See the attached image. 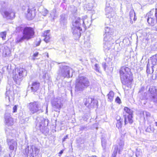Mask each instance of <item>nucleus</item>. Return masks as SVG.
<instances>
[{"label": "nucleus", "mask_w": 157, "mask_h": 157, "mask_svg": "<svg viewBox=\"0 0 157 157\" xmlns=\"http://www.w3.org/2000/svg\"><path fill=\"white\" fill-rule=\"evenodd\" d=\"M50 32V31L49 30H48L44 31L43 33V36L45 37L44 40L46 43L48 42L50 39L51 36Z\"/></svg>", "instance_id": "bb28decb"}, {"label": "nucleus", "mask_w": 157, "mask_h": 157, "mask_svg": "<svg viewBox=\"0 0 157 157\" xmlns=\"http://www.w3.org/2000/svg\"><path fill=\"white\" fill-rule=\"evenodd\" d=\"M86 127L85 126H82L81 128V130H82L83 129H84Z\"/></svg>", "instance_id": "13d9d810"}, {"label": "nucleus", "mask_w": 157, "mask_h": 157, "mask_svg": "<svg viewBox=\"0 0 157 157\" xmlns=\"http://www.w3.org/2000/svg\"><path fill=\"white\" fill-rule=\"evenodd\" d=\"M50 32V31L49 30H48L44 31L43 33V36L45 37L44 40L46 43L48 42L50 39L51 36Z\"/></svg>", "instance_id": "a878e982"}, {"label": "nucleus", "mask_w": 157, "mask_h": 157, "mask_svg": "<svg viewBox=\"0 0 157 157\" xmlns=\"http://www.w3.org/2000/svg\"><path fill=\"white\" fill-rule=\"evenodd\" d=\"M110 34H105L104 35V48L105 52H108L110 49L112 45L113 44L114 40Z\"/></svg>", "instance_id": "6e6552de"}, {"label": "nucleus", "mask_w": 157, "mask_h": 157, "mask_svg": "<svg viewBox=\"0 0 157 157\" xmlns=\"http://www.w3.org/2000/svg\"><path fill=\"white\" fill-rule=\"evenodd\" d=\"M68 137V135H67L63 139V142L65 141L66 140L67 138Z\"/></svg>", "instance_id": "603ef678"}, {"label": "nucleus", "mask_w": 157, "mask_h": 157, "mask_svg": "<svg viewBox=\"0 0 157 157\" xmlns=\"http://www.w3.org/2000/svg\"><path fill=\"white\" fill-rule=\"evenodd\" d=\"M60 23L61 25H64L66 24L67 20L65 17V16L63 15H61Z\"/></svg>", "instance_id": "7c9ffc66"}, {"label": "nucleus", "mask_w": 157, "mask_h": 157, "mask_svg": "<svg viewBox=\"0 0 157 157\" xmlns=\"http://www.w3.org/2000/svg\"><path fill=\"white\" fill-rule=\"evenodd\" d=\"M0 5L2 7H4L6 6V3L4 1H0Z\"/></svg>", "instance_id": "de8ad7c7"}, {"label": "nucleus", "mask_w": 157, "mask_h": 157, "mask_svg": "<svg viewBox=\"0 0 157 157\" xmlns=\"http://www.w3.org/2000/svg\"><path fill=\"white\" fill-rule=\"evenodd\" d=\"M99 67L97 64H96L94 65V69L97 72H99Z\"/></svg>", "instance_id": "c03bdc74"}, {"label": "nucleus", "mask_w": 157, "mask_h": 157, "mask_svg": "<svg viewBox=\"0 0 157 157\" xmlns=\"http://www.w3.org/2000/svg\"><path fill=\"white\" fill-rule=\"evenodd\" d=\"M109 26H106L105 28V34H110L111 35H112L113 33V30L112 29L110 28Z\"/></svg>", "instance_id": "cd10ccee"}, {"label": "nucleus", "mask_w": 157, "mask_h": 157, "mask_svg": "<svg viewBox=\"0 0 157 157\" xmlns=\"http://www.w3.org/2000/svg\"><path fill=\"white\" fill-rule=\"evenodd\" d=\"M40 84L39 82H33L31 88L32 91L33 92H36L39 88Z\"/></svg>", "instance_id": "393cba45"}, {"label": "nucleus", "mask_w": 157, "mask_h": 157, "mask_svg": "<svg viewBox=\"0 0 157 157\" xmlns=\"http://www.w3.org/2000/svg\"><path fill=\"white\" fill-rule=\"evenodd\" d=\"M154 131V128L151 126H148L146 129V131L148 132H152Z\"/></svg>", "instance_id": "a19ab883"}, {"label": "nucleus", "mask_w": 157, "mask_h": 157, "mask_svg": "<svg viewBox=\"0 0 157 157\" xmlns=\"http://www.w3.org/2000/svg\"><path fill=\"white\" fill-rule=\"evenodd\" d=\"M97 104V101L94 98H88L86 99V101L85 102V104L86 105L90 106L91 108L94 107Z\"/></svg>", "instance_id": "a211bd4d"}, {"label": "nucleus", "mask_w": 157, "mask_h": 157, "mask_svg": "<svg viewBox=\"0 0 157 157\" xmlns=\"http://www.w3.org/2000/svg\"><path fill=\"white\" fill-rule=\"evenodd\" d=\"M52 105L54 110L56 111H58L60 109L62 105L60 101L58 98H54L52 102Z\"/></svg>", "instance_id": "2eb2a0df"}, {"label": "nucleus", "mask_w": 157, "mask_h": 157, "mask_svg": "<svg viewBox=\"0 0 157 157\" xmlns=\"http://www.w3.org/2000/svg\"><path fill=\"white\" fill-rule=\"evenodd\" d=\"M38 54V53H36L34 54L33 56L34 57H36L37 56Z\"/></svg>", "instance_id": "6e6d98bb"}, {"label": "nucleus", "mask_w": 157, "mask_h": 157, "mask_svg": "<svg viewBox=\"0 0 157 157\" xmlns=\"http://www.w3.org/2000/svg\"><path fill=\"white\" fill-rule=\"evenodd\" d=\"M108 97V99L110 101H113L114 96V93L113 91H110L107 95Z\"/></svg>", "instance_id": "2f4dec72"}, {"label": "nucleus", "mask_w": 157, "mask_h": 157, "mask_svg": "<svg viewBox=\"0 0 157 157\" xmlns=\"http://www.w3.org/2000/svg\"><path fill=\"white\" fill-rule=\"evenodd\" d=\"M26 16L28 19H32L35 16L34 12L35 9L33 6H29L27 7Z\"/></svg>", "instance_id": "4468645a"}, {"label": "nucleus", "mask_w": 157, "mask_h": 157, "mask_svg": "<svg viewBox=\"0 0 157 157\" xmlns=\"http://www.w3.org/2000/svg\"><path fill=\"white\" fill-rule=\"evenodd\" d=\"M0 52L1 51L2 52L3 56H6L9 54L10 51L9 48L5 45H0Z\"/></svg>", "instance_id": "6ab92c4d"}, {"label": "nucleus", "mask_w": 157, "mask_h": 157, "mask_svg": "<svg viewBox=\"0 0 157 157\" xmlns=\"http://www.w3.org/2000/svg\"><path fill=\"white\" fill-rule=\"evenodd\" d=\"M26 71L22 68H17L15 69V74L13 75V79L17 84H19L23 79L25 75H26Z\"/></svg>", "instance_id": "39448f33"}, {"label": "nucleus", "mask_w": 157, "mask_h": 157, "mask_svg": "<svg viewBox=\"0 0 157 157\" xmlns=\"http://www.w3.org/2000/svg\"><path fill=\"white\" fill-rule=\"evenodd\" d=\"M155 125L156 126H157V122H155Z\"/></svg>", "instance_id": "e2e57ef3"}, {"label": "nucleus", "mask_w": 157, "mask_h": 157, "mask_svg": "<svg viewBox=\"0 0 157 157\" xmlns=\"http://www.w3.org/2000/svg\"><path fill=\"white\" fill-rule=\"evenodd\" d=\"M63 152V150H61L59 153V156H60V155L62 154Z\"/></svg>", "instance_id": "4d7b16f0"}, {"label": "nucleus", "mask_w": 157, "mask_h": 157, "mask_svg": "<svg viewBox=\"0 0 157 157\" xmlns=\"http://www.w3.org/2000/svg\"><path fill=\"white\" fill-rule=\"evenodd\" d=\"M6 32H3L0 33V37L2 38L3 40H5L6 36Z\"/></svg>", "instance_id": "ea45409f"}, {"label": "nucleus", "mask_w": 157, "mask_h": 157, "mask_svg": "<svg viewBox=\"0 0 157 157\" xmlns=\"http://www.w3.org/2000/svg\"><path fill=\"white\" fill-rule=\"evenodd\" d=\"M18 106V105H15L13 107V113H16L17 112V107Z\"/></svg>", "instance_id": "49530a36"}, {"label": "nucleus", "mask_w": 157, "mask_h": 157, "mask_svg": "<svg viewBox=\"0 0 157 157\" xmlns=\"http://www.w3.org/2000/svg\"><path fill=\"white\" fill-rule=\"evenodd\" d=\"M1 148V146H0V155H1V150H2V148Z\"/></svg>", "instance_id": "052dcab7"}, {"label": "nucleus", "mask_w": 157, "mask_h": 157, "mask_svg": "<svg viewBox=\"0 0 157 157\" xmlns=\"http://www.w3.org/2000/svg\"><path fill=\"white\" fill-rule=\"evenodd\" d=\"M149 91L151 93L152 101L157 103V88L155 87H150Z\"/></svg>", "instance_id": "ddd939ff"}, {"label": "nucleus", "mask_w": 157, "mask_h": 157, "mask_svg": "<svg viewBox=\"0 0 157 157\" xmlns=\"http://www.w3.org/2000/svg\"><path fill=\"white\" fill-rule=\"evenodd\" d=\"M39 152L38 148L33 145L28 146L25 148L24 154L26 157H36Z\"/></svg>", "instance_id": "423d86ee"}, {"label": "nucleus", "mask_w": 157, "mask_h": 157, "mask_svg": "<svg viewBox=\"0 0 157 157\" xmlns=\"http://www.w3.org/2000/svg\"><path fill=\"white\" fill-rule=\"evenodd\" d=\"M145 113L147 117H150V113L149 112L145 111Z\"/></svg>", "instance_id": "8fccbe9b"}, {"label": "nucleus", "mask_w": 157, "mask_h": 157, "mask_svg": "<svg viewBox=\"0 0 157 157\" xmlns=\"http://www.w3.org/2000/svg\"><path fill=\"white\" fill-rule=\"evenodd\" d=\"M70 70L71 71L72 73L73 72V69L69 66H62L60 67L58 73L60 76L64 78H69L70 77H72L73 76V74H71L70 76Z\"/></svg>", "instance_id": "0eeeda50"}, {"label": "nucleus", "mask_w": 157, "mask_h": 157, "mask_svg": "<svg viewBox=\"0 0 157 157\" xmlns=\"http://www.w3.org/2000/svg\"><path fill=\"white\" fill-rule=\"evenodd\" d=\"M115 101L119 104H120L121 103V100L118 97H117L116 98Z\"/></svg>", "instance_id": "a18cd8bd"}, {"label": "nucleus", "mask_w": 157, "mask_h": 157, "mask_svg": "<svg viewBox=\"0 0 157 157\" xmlns=\"http://www.w3.org/2000/svg\"><path fill=\"white\" fill-rule=\"evenodd\" d=\"M152 11L154 12V10L151 11L146 15L148 23L151 26H154L157 22V9H155V16L153 15Z\"/></svg>", "instance_id": "9d476101"}, {"label": "nucleus", "mask_w": 157, "mask_h": 157, "mask_svg": "<svg viewBox=\"0 0 157 157\" xmlns=\"http://www.w3.org/2000/svg\"><path fill=\"white\" fill-rule=\"evenodd\" d=\"M6 125L8 126H12L13 124V118L10 117L9 114H6L5 116Z\"/></svg>", "instance_id": "4be33fe9"}, {"label": "nucleus", "mask_w": 157, "mask_h": 157, "mask_svg": "<svg viewBox=\"0 0 157 157\" xmlns=\"http://www.w3.org/2000/svg\"><path fill=\"white\" fill-rule=\"evenodd\" d=\"M135 14L134 12V10L132 9H131L130 12V19L132 20L133 17L134 20H135Z\"/></svg>", "instance_id": "c9c22d12"}, {"label": "nucleus", "mask_w": 157, "mask_h": 157, "mask_svg": "<svg viewBox=\"0 0 157 157\" xmlns=\"http://www.w3.org/2000/svg\"><path fill=\"white\" fill-rule=\"evenodd\" d=\"M143 153L142 150L140 149H137L136 153V157H142Z\"/></svg>", "instance_id": "72a5a7b5"}, {"label": "nucleus", "mask_w": 157, "mask_h": 157, "mask_svg": "<svg viewBox=\"0 0 157 157\" xmlns=\"http://www.w3.org/2000/svg\"><path fill=\"white\" fill-rule=\"evenodd\" d=\"M20 28H20H21V27H20H20H18V28Z\"/></svg>", "instance_id": "0e129e2a"}, {"label": "nucleus", "mask_w": 157, "mask_h": 157, "mask_svg": "<svg viewBox=\"0 0 157 157\" xmlns=\"http://www.w3.org/2000/svg\"><path fill=\"white\" fill-rule=\"evenodd\" d=\"M9 65H8L7 67V69H9Z\"/></svg>", "instance_id": "680f3d73"}, {"label": "nucleus", "mask_w": 157, "mask_h": 157, "mask_svg": "<svg viewBox=\"0 0 157 157\" xmlns=\"http://www.w3.org/2000/svg\"><path fill=\"white\" fill-rule=\"evenodd\" d=\"M145 111H141L140 113V115L141 117H144V114Z\"/></svg>", "instance_id": "3c124183"}, {"label": "nucleus", "mask_w": 157, "mask_h": 157, "mask_svg": "<svg viewBox=\"0 0 157 157\" xmlns=\"http://www.w3.org/2000/svg\"><path fill=\"white\" fill-rule=\"evenodd\" d=\"M25 39L26 40V38L25 37V36L23 34L22 36L17 38L16 42L17 43L22 42Z\"/></svg>", "instance_id": "e433bc0d"}, {"label": "nucleus", "mask_w": 157, "mask_h": 157, "mask_svg": "<svg viewBox=\"0 0 157 157\" xmlns=\"http://www.w3.org/2000/svg\"><path fill=\"white\" fill-rule=\"evenodd\" d=\"M90 85L88 79L86 77L79 76L76 80L75 88L76 92L82 91Z\"/></svg>", "instance_id": "f03ea898"}, {"label": "nucleus", "mask_w": 157, "mask_h": 157, "mask_svg": "<svg viewBox=\"0 0 157 157\" xmlns=\"http://www.w3.org/2000/svg\"><path fill=\"white\" fill-rule=\"evenodd\" d=\"M4 17L8 19H12L15 17V13L12 10H5L4 11L2 10H0Z\"/></svg>", "instance_id": "f8f14e48"}, {"label": "nucleus", "mask_w": 157, "mask_h": 157, "mask_svg": "<svg viewBox=\"0 0 157 157\" xmlns=\"http://www.w3.org/2000/svg\"><path fill=\"white\" fill-rule=\"evenodd\" d=\"M8 144L10 150H16L17 146V140H7Z\"/></svg>", "instance_id": "dca6fc26"}, {"label": "nucleus", "mask_w": 157, "mask_h": 157, "mask_svg": "<svg viewBox=\"0 0 157 157\" xmlns=\"http://www.w3.org/2000/svg\"><path fill=\"white\" fill-rule=\"evenodd\" d=\"M6 98H8L9 101L10 100H13L14 98V94L12 90L6 89Z\"/></svg>", "instance_id": "5701e85b"}, {"label": "nucleus", "mask_w": 157, "mask_h": 157, "mask_svg": "<svg viewBox=\"0 0 157 157\" xmlns=\"http://www.w3.org/2000/svg\"><path fill=\"white\" fill-rule=\"evenodd\" d=\"M56 11L54 10H53L50 13V15L52 17H53V19H55V18L56 17L55 16Z\"/></svg>", "instance_id": "37998d69"}, {"label": "nucleus", "mask_w": 157, "mask_h": 157, "mask_svg": "<svg viewBox=\"0 0 157 157\" xmlns=\"http://www.w3.org/2000/svg\"><path fill=\"white\" fill-rule=\"evenodd\" d=\"M105 64H106L105 63H103L102 64V66L105 69V66H106Z\"/></svg>", "instance_id": "864d4df0"}, {"label": "nucleus", "mask_w": 157, "mask_h": 157, "mask_svg": "<svg viewBox=\"0 0 157 157\" xmlns=\"http://www.w3.org/2000/svg\"><path fill=\"white\" fill-rule=\"evenodd\" d=\"M105 8V15L107 18H111L114 15V12L113 8L110 6H107Z\"/></svg>", "instance_id": "f3484780"}, {"label": "nucleus", "mask_w": 157, "mask_h": 157, "mask_svg": "<svg viewBox=\"0 0 157 157\" xmlns=\"http://www.w3.org/2000/svg\"><path fill=\"white\" fill-rule=\"evenodd\" d=\"M80 23H81V25H82L85 29L89 27L90 25V21L87 18L86 16H85L83 19H81L80 18Z\"/></svg>", "instance_id": "aec40b11"}, {"label": "nucleus", "mask_w": 157, "mask_h": 157, "mask_svg": "<svg viewBox=\"0 0 157 157\" xmlns=\"http://www.w3.org/2000/svg\"><path fill=\"white\" fill-rule=\"evenodd\" d=\"M34 34V31L33 28L28 27H26L24 28L23 34L26 37L27 40L33 37Z\"/></svg>", "instance_id": "9b49d317"}, {"label": "nucleus", "mask_w": 157, "mask_h": 157, "mask_svg": "<svg viewBox=\"0 0 157 157\" xmlns=\"http://www.w3.org/2000/svg\"><path fill=\"white\" fill-rule=\"evenodd\" d=\"M124 110L125 112V113L124 115L129 116L131 115L132 116L133 111L127 107H125L124 108Z\"/></svg>", "instance_id": "c85d7f7f"}, {"label": "nucleus", "mask_w": 157, "mask_h": 157, "mask_svg": "<svg viewBox=\"0 0 157 157\" xmlns=\"http://www.w3.org/2000/svg\"><path fill=\"white\" fill-rule=\"evenodd\" d=\"M124 124L126 125L128 123L130 124H132L133 122V120L132 119V116L129 115V116L127 115H124Z\"/></svg>", "instance_id": "b1692460"}, {"label": "nucleus", "mask_w": 157, "mask_h": 157, "mask_svg": "<svg viewBox=\"0 0 157 157\" xmlns=\"http://www.w3.org/2000/svg\"><path fill=\"white\" fill-rule=\"evenodd\" d=\"M117 146V145L116 146ZM124 146V142L123 141H121L119 144V146H117L118 147V153L121 154V152L123 150Z\"/></svg>", "instance_id": "c756f323"}, {"label": "nucleus", "mask_w": 157, "mask_h": 157, "mask_svg": "<svg viewBox=\"0 0 157 157\" xmlns=\"http://www.w3.org/2000/svg\"><path fill=\"white\" fill-rule=\"evenodd\" d=\"M45 54H46V56H47V57L48 58L49 57V56H48V53L47 52H46L45 53Z\"/></svg>", "instance_id": "bf43d9fd"}, {"label": "nucleus", "mask_w": 157, "mask_h": 157, "mask_svg": "<svg viewBox=\"0 0 157 157\" xmlns=\"http://www.w3.org/2000/svg\"><path fill=\"white\" fill-rule=\"evenodd\" d=\"M36 121V128L39 129L42 133L45 134L47 133L48 119H44L42 117H38L37 118Z\"/></svg>", "instance_id": "7ed1b4c3"}, {"label": "nucleus", "mask_w": 157, "mask_h": 157, "mask_svg": "<svg viewBox=\"0 0 157 157\" xmlns=\"http://www.w3.org/2000/svg\"><path fill=\"white\" fill-rule=\"evenodd\" d=\"M84 46L85 47H90V44L88 42L86 41L84 43Z\"/></svg>", "instance_id": "09e8293b"}, {"label": "nucleus", "mask_w": 157, "mask_h": 157, "mask_svg": "<svg viewBox=\"0 0 157 157\" xmlns=\"http://www.w3.org/2000/svg\"><path fill=\"white\" fill-rule=\"evenodd\" d=\"M141 92L140 91L139 93V95L140 96V99L141 100H143L147 96V94L146 93H144L143 94H141Z\"/></svg>", "instance_id": "58836bf2"}, {"label": "nucleus", "mask_w": 157, "mask_h": 157, "mask_svg": "<svg viewBox=\"0 0 157 157\" xmlns=\"http://www.w3.org/2000/svg\"><path fill=\"white\" fill-rule=\"evenodd\" d=\"M118 147L117 146H114V149L112 155V157H116L117 154Z\"/></svg>", "instance_id": "4c0bfd02"}, {"label": "nucleus", "mask_w": 157, "mask_h": 157, "mask_svg": "<svg viewBox=\"0 0 157 157\" xmlns=\"http://www.w3.org/2000/svg\"><path fill=\"white\" fill-rule=\"evenodd\" d=\"M101 143L103 149L104 151H105L106 149V141L105 138L103 137L101 139Z\"/></svg>", "instance_id": "473e14b6"}, {"label": "nucleus", "mask_w": 157, "mask_h": 157, "mask_svg": "<svg viewBox=\"0 0 157 157\" xmlns=\"http://www.w3.org/2000/svg\"><path fill=\"white\" fill-rule=\"evenodd\" d=\"M119 72L122 84L124 85L130 84L132 79L130 68L125 66H122Z\"/></svg>", "instance_id": "f257e3e1"}, {"label": "nucleus", "mask_w": 157, "mask_h": 157, "mask_svg": "<svg viewBox=\"0 0 157 157\" xmlns=\"http://www.w3.org/2000/svg\"><path fill=\"white\" fill-rule=\"evenodd\" d=\"M27 107L30 111L31 114H33L38 112L41 109V104L40 102L35 101L29 103Z\"/></svg>", "instance_id": "1a4fd4ad"}, {"label": "nucleus", "mask_w": 157, "mask_h": 157, "mask_svg": "<svg viewBox=\"0 0 157 157\" xmlns=\"http://www.w3.org/2000/svg\"><path fill=\"white\" fill-rule=\"evenodd\" d=\"M73 27L72 28V33L76 37H80L81 35V23H80V18L78 17H75V19L72 22Z\"/></svg>", "instance_id": "20e7f679"}, {"label": "nucleus", "mask_w": 157, "mask_h": 157, "mask_svg": "<svg viewBox=\"0 0 157 157\" xmlns=\"http://www.w3.org/2000/svg\"><path fill=\"white\" fill-rule=\"evenodd\" d=\"M122 120L120 117L118 120H117V123L116 124V127L118 128H121L122 127Z\"/></svg>", "instance_id": "f704fd0d"}, {"label": "nucleus", "mask_w": 157, "mask_h": 157, "mask_svg": "<svg viewBox=\"0 0 157 157\" xmlns=\"http://www.w3.org/2000/svg\"><path fill=\"white\" fill-rule=\"evenodd\" d=\"M150 60H148V64L147 67V72L148 70H149L150 64V63L152 65L151 67L152 68L154 65L156 64L157 61V59L155 57L153 56V57L151 58Z\"/></svg>", "instance_id": "412c9836"}, {"label": "nucleus", "mask_w": 157, "mask_h": 157, "mask_svg": "<svg viewBox=\"0 0 157 157\" xmlns=\"http://www.w3.org/2000/svg\"><path fill=\"white\" fill-rule=\"evenodd\" d=\"M41 42L40 40L37 43V44H36V46H38L40 45V43Z\"/></svg>", "instance_id": "5fc2aeb1"}, {"label": "nucleus", "mask_w": 157, "mask_h": 157, "mask_svg": "<svg viewBox=\"0 0 157 157\" xmlns=\"http://www.w3.org/2000/svg\"><path fill=\"white\" fill-rule=\"evenodd\" d=\"M93 8V6L92 3H89L86 6L87 10H91Z\"/></svg>", "instance_id": "79ce46f5"}]
</instances>
